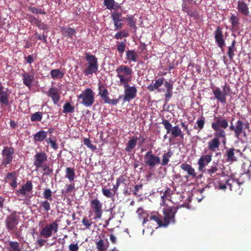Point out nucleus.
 <instances>
[{"mask_svg":"<svg viewBox=\"0 0 251 251\" xmlns=\"http://www.w3.org/2000/svg\"><path fill=\"white\" fill-rule=\"evenodd\" d=\"M223 88V93L226 96L228 95L230 92V88L228 86H227L226 84L222 86Z\"/></svg>","mask_w":251,"mask_h":251,"instance_id":"57","label":"nucleus"},{"mask_svg":"<svg viewBox=\"0 0 251 251\" xmlns=\"http://www.w3.org/2000/svg\"><path fill=\"white\" fill-rule=\"evenodd\" d=\"M162 124L163 125L165 128L167 130V133H169L172 128L171 124L167 120H163L162 122Z\"/></svg>","mask_w":251,"mask_h":251,"instance_id":"48","label":"nucleus"},{"mask_svg":"<svg viewBox=\"0 0 251 251\" xmlns=\"http://www.w3.org/2000/svg\"><path fill=\"white\" fill-rule=\"evenodd\" d=\"M214 36L216 43L218 46L221 49L223 48L225 46V42L221 28L219 27L214 32Z\"/></svg>","mask_w":251,"mask_h":251,"instance_id":"16","label":"nucleus"},{"mask_svg":"<svg viewBox=\"0 0 251 251\" xmlns=\"http://www.w3.org/2000/svg\"><path fill=\"white\" fill-rule=\"evenodd\" d=\"M102 192L103 195L107 198H111L114 195L112 193L110 189L102 188Z\"/></svg>","mask_w":251,"mask_h":251,"instance_id":"53","label":"nucleus"},{"mask_svg":"<svg viewBox=\"0 0 251 251\" xmlns=\"http://www.w3.org/2000/svg\"><path fill=\"white\" fill-rule=\"evenodd\" d=\"M58 230V224L54 221L50 224L46 225L43 227L40 232V236L41 237L48 238L52 235V232L56 233Z\"/></svg>","mask_w":251,"mask_h":251,"instance_id":"7","label":"nucleus"},{"mask_svg":"<svg viewBox=\"0 0 251 251\" xmlns=\"http://www.w3.org/2000/svg\"><path fill=\"white\" fill-rule=\"evenodd\" d=\"M211 155L207 154L201 156L198 161L200 170L202 171L203 169L208 164V163L211 161Z\"/></svg>","mask_w":251,"mask_h":251,"instance_id":"19","label":"nucleus"},{"mask_svg":"<svg viewBox=\"0 0 251 251\" xmlns=\"http://www.w3.org/2000/svg\"><path fill=\"white\" fill-rule=\"evenodd\" d=\"M173 194V191L171 190L170 188H167L165 192L163 193V196H161L162 200V202L163 204L165 203V201L166 199H168V197H170L171 195Z\"/></svg>","mask_w":251,"mask_h":251,"instance_id":"41","label":"nucleus"},{"mask_svg":"<svg viewBox=\"0 0 251 251\" xmlns=\"http://www.w3.org/2000/svg\"><path fill=\"white\" fill-rule=\"evenodd\" d=\"M137 142V138H132L128 141L127 144V146L125 148V151H130L132 149H134L135 147L136 144Z\"/></svg>","mask_w":251,"mask_h":251,"instance_id":"35","label":"nucleus"},{"mask_svg":"<svg viewBox=\"0 0 251 251\" xmlns=\"http://www.w3.org/2000/svg\"><path fill=\"white\" fill-rule=\"evenodd\" d=\"M128 34L125 31H121L116 34L115 38L117 39H122L123 37H126L128 36Z\"/></svg>","mask_w":251,"mask_h":251,"instance_id":"49","label":"nucleus"},{"mask_svg":"<svg viewBox=\"0 0 251 251\" xmlns=\"http://www.w3.org/2000/svg\"><path fill=\"white\" fill-rule=\"evenodd\" d=\"M126 48V45L124 42H121L117 46V49L119 52L123 53Z\"/></svg>","mask_w":251,"mask_h":251,"instance_id":"54","label":"nucleus"},{"mask_svg":"<svg viewBox=\"0 0 251 251\" xmlns=\"http://www.w3.org/2000/svg\"><path fill=\"white\" fill-rule=\"evenodd\" d=\"M84 144L90 148H93V146L91 144V142L89 139L85 138L84 140Z\"/></svg>","mask_w":251,"mask_h":251,"instance_id":"63","label":"nucleus"},{"mask_svg":"<svg viewBox=\"0 0 251 251\" xmlns=\"http://www.w3.org/2000/svg\"><path fill=\"white\" fill-rule=\"evenodd\" d=\"M215 121L211 124V127L215 131V136L218 137L225 138L224 129L228 126L227 121L222 117H215Z\"/></svg>","mask_w":251,"mask_h":251,"instance_id":"1","label":"nucleus"},{"mask_svg":"<svg viewBox=\"0 0 251 251\" xmlns=\"http://www.w3.org/2000/svg\"><path fill=\"white\" fill-rule=\"evenodd\" d=\"M183 206L188 208V204L185 203L184 205H180L176 207L168 206L166 208L164 209V227L167 226L171 222H175L174 217L176 210L179 208H181Z\"/></svg>","mask_w":251,"mask_h":251,"instance_id":"3","label":"nucleus"},{"mask_svg":"<svg viewBox=\"0 0 251 251\" xmlns=\"http://www.w3.org/2000/svg\"><path fill=\"white\" fill-rule=\"evenodd\" d=\"M97 248L99 251H105L108 247V242L107 240L100 239L96 243Z\"/></svg>","mask_w":251,"mask_h":251,"instance_id":"26","label":"nucleus"},{"mask_svg":"<svg viewBox=\"0 0 251 251\" xmlns=\"http://www.w3.org/2000/svg\"><path fill=\"white\" fill-rule=\"evenodd\" d=\"M128 22V25L133 28H136L135 22L133 20V17L131 16L127 19Z\"/></svg>","mask_w":251,"mask_h":251,"instance_id":"56","label":"nucleus"},{"mask_svg":"<svg viewBox=\"0 0 251 251\" xmlns=\"http://www.w3.org/2000/svg\"><path fill=\"white\" fill-rule=\"evenodd\" d=\"M126 59L129 61H132L134 62L136 61V58L137 57V55L134 51V50H128L126 51Z\"/></svg>","mask_w":251,"mask_h":251,"instance_id":"34","label":"nucleus"},{"mask_svg":"<svg viewBox=\"0 0 251 251\" xmlns=\"http://www.w3.org/2000/svg\"><path fill=\"white\" fill-rule=\"evenodd\" d=\"M104 4L108 9L114 8L115 1L114 0H104Z\"/></svg>","mask_w":251,"mask_h":251,"instance_id":"47","label":"nucleus"},{"mask_svg":"<svg viewBox=\"0 0 251 251\" xmlns=\"http://www.w3.org/2000/svg\"><path fill=\"white\" fill-rule=\"evenodd\" d=\"M63 113H74L75 112V107L72 106L70 102H66L63 106Z\"/></svg>","mask_w":251,"mask_h":251,"instance_id":"37","label":"nucleus"},{"mask_svg":"<svg viewBox=\"0 0 251 251\" xmlns=\"http://www.w3.org/2000/svg\"><path fill=\"white\" fill-rule=\"evenodd\" d=\"M243 153L239 150L230 149L226 151L227 161L228 162H234L237 160V158L241 156Z\"/></svg>","mask_w":251,"mask_h":251,"instance_id":"14","label":"nucleus"},{"mask_svg":"<svg viewBox=\"0 0 251 251\" xmlns=\"http://www.w3.org/2000/svg\"><path fill=\"white\" fill-rule=\"evenodd\" d=\"M41 207H43L44 211L48 212L50 209V204L48 201H41L40 203Z\"/></svg>","mask_w":251,"mask_h":251,"instance_id":"46","label":"nucleus"},{"mask_svg":"<svg viewBox=\"0 0 251 251\" xmlns=\"http://www.w3.org/2000/svg\"><path fill=\"white\" fill-rule=\"evenodd\" d=\"M204 173L208 178L215 180L217 176L221 174L219 165L217 163L213 162L211 166L204 171Z\"/></svg>","mask_w":251,"mask_h":251,"instance_id":"10","label":"nucleus"},{"mask_svg":"<svg viewBox=\"0 0 251 251\" xmlns=\"http://www.w3.org/2000/svg\"><path fill=\"white\" fill-rule=\"evenodd\" d=\"M230 21L232 24V26H236L238 23V18L235 16L232 15L230 18Z\"/></svg>","mask_w":251,"mask_h":251,"instance_id":"55","label":"nucleus"},{"mask_svg":"<svg viewBox=\"0 0 251 251\" xmlns=\"http://www.w3.org/2000/svg\"><path fill=\"white\" fill-rule=\"evenodd\" d=\"M66 177L70 182L73 181L75 177L74 169L68 167L66 168Z\"/></svg>","mask_w":251,"mask_h":251,"instance_id":"36","label":"nucleus"},{"mask_svg":"<svg viewBox=\"0 0 251 251\" xmlns=\"http://www.w3.org/2000/svg\"><path fill=\"white\" fill-rule=\"evenodd\" d=\"M125 88V95L123 97L124 101H129L133 99L136 95L137 89L135 86H129L128 82H126V86Z\"/></svg>","mask_w":251,"mask_h":251,"instance_id":"11","label":"nucleus"},{"mask_svg":"<svg viewBox=\"0 0 251 251\" xmlns=\"http://www.w3.org/2000/svg\"><path fill=\"white\" fill-rule=\"evenodd\" d=\"M61 32L64 35H66L69 37H71L72 35L75 33V29L71 27H62L61 28Z\"/></svg>","mask_w":251,"mask_h":251,"instance_id":"30","label":"nucleus"},{"mask_svg":"<svg viewBox=\"0 0 251 251\" xmlns=\"http://www.w3.org/2000/svg\"><path fill=\"white\" fill-rule=\"evenodd\" d=\"M9 245L12 250L9 249L8 251H21L18 242L11 241L9 242Z\"/></svg>","mask_w":251,"mask_h":251,"instance_id":"42","label":"nucleus"},{"mask_svg":"<svg viewBox=\"0 0 251 251\" xmlns=\"http://www.w3.org/2000/svg\"><path fill=\"white\" fill-rule=\"evenodd\" d=\"M41 167L43 168V171L44 172V175L49 176L52 173V170L50 169L48 166L46 165H42Z\"/></svg>","mask_w":251,"mask_h":251,"instance_id":"50","label":"nucleus"},{"mask_svg":"<svg viewBox=\"0 0 251 251\" xmlns=\"http://www.w3.org/2000/svg\"><path fill=\"white\" fill-rule=\"evenodd\" d=\"M236 50L235 48V41L234 40L232 41L231 46L228 47L227 54L230 60L233 59L234 56V52Z\"/></svg>","mask_w":251,"mask_h":251,"instance_id":"31","label":"nucleus"},{"mask_svg":"<svg viewBox=\"0 0 251 251\" xmlns=\"http://www.w3.org/2000/svg\"><path fill=\"white\" fill-rule=\"evenodd\" d=\"M219 138L216 137L208 142V148L210 150L215 151L216 149L219 148L220 144Z\"/></svg>","mask_w":251,"mask_h":251,"instance_id":"25","label":"nucleus"},{"mask_svg":"<svg viewBox=\"0 0 251 251\" xmlns=\"http://www.w3.org/2000/svg\"><path fill=\"white\" fill-rule=\"evenodd\" d=\"M69 249L70 251H78V247L77 244H71L69 245Z\"/></svg>","mask_w":251,"mask_h":251,"instance_id":"59","label":"nucleus"},{"mask_svg":"<svg viewBox=\"0 0 251 251\" xmlns=\"http://www.w3.org/2000/svg\"><path fill=\"white\" fill-rule=\"evenodd\" d=\"M204 124V121L202 119H198L197 121V127L201 129L203 128Z\"/></svg>","mask_w":251,"mask_h":251,"instance_id":"58","label":"nucleus"},{"mask_svg":"<svg viewBox=\"0 0 251 251\" xmlns=\"http://www.w3.org/2000/svg\"><path fill=\"white\" fill-rule=\"evenodd\" d=\"M79 99L81 100V103L86 106H91L94 101V93L89 88H87L81 95L78 96Z\"/></svg>","mask_w":251,"mask_h":251,"instance_id":"6","label":"nucleus"},{"mask_svg":"<svg viewBox=\"0 0 251 251\" xmlns=\"http://www.w3.org/2000/svg\"><path fill=\"white\" fill-rule=\"evenodd\" d=\"M48 96L52 98L54 104L57 103L60 99V96L58 94L57 90L54 88L50 89Z\"/></svg>","mask_w":251,"mask_h":251,"instance_id":"24","label":"nucleus"},{"mask_svg":"<svg viewBox=\"0 0 251 251\" xmlns=\"http://www.w3.org/2000/svg\"><path fill=\"white\" fill-rule=\"evenodd\" d=\"M35 24L40 28H42V29L46 28V25L44 23H42L41 21L36 20Z\"/></svg>","mask_w":251,"mask_h":251,"instance_id":"61","label":"nucleus"},{"mask_svg":"<svg viewBox=\"0 0 251 251\" xmlns=\"http://www.w3.org/2000/svg\"><path fill=\"white\" fill-rule=\"evenodd\" d=\"M44 198L47 200H52V192L50 189H46L43 193Z\"/></svg>","mask_w":251,"mask_h":251,"instance_id":"45","label":"nucleus"},{"mask_svg":"<svg viewBox=\"0 0 251 251\" xmlns=\"http://www.w3.org/2000/svg\"><path fill=\"white\" fill-rule=\"evenodd\" d=\"M171 155L172 153L170 152L163 154L162 161L161 163L162 166H165L168 163L169 158L171 157Z\"/></svg>","mask_w":251,"mask_h":251,"instance_id":"43","label":"nucleus"},{"mask_svg":"<svg viewBox=\"0 0 251 251\" xmlns=\"http://www.w3.org/2000/svg\"><path fill=\"white\" fill-rule=\"evenodd\" d=\"M47 160V155L44 152L37 153L34 155V165L39 168L42 166V164Z\"/></svg>","mask_w":251,"mask_h":251,"instance_id":"17","label":"nucleus"},{"mask_svg":"<svg viewBox=\"0 0 251 251\" xmlns=\"http://www.w3.org/2000/svg\"><path fill=\"white\" fill-rule=\"evenodd\" d=\"M13 153V149L5 148L2 151L3 158L1 161V165H4L6 166L7 164H10L13 159L12 154Z\"/></svg>","mask_w":251,"mask_h":251,"instance_id":"13","label":"nucleus"},{"mask_svg":"<svg viewBox=\"0 0 251 251\" xmlns=\"http://www.w3.org/2000/svg\"><path fill=\"white\" fill-rule=\"evenodd\" d=\"M250 127V124L248 122H244L241 120H238L235 125L231 122L230 129L234 132L235 137L239 139L240 136L243 135L244 137H247L246 129H248Z\"/></svg>","mask_w":251,"mask_h":251,"instance_id":"4","label":"nucleus"},{"mask_svg":"<svg viewBox=\"0 0 251 251\" xmlns=\"http://www.w3.org/2000/svg\"><path fill=\"white\" fill-rule=\"evenodd\" d=\"M22 187L24 188V189H25L26 192L30 191L32 189V184L31 181H27L25 185H23Z\"/></svg>","mask_w":251,"mask_h":251,"instance_id":"51","label":"nucleus"},{"mask_svg":"<svg viewBox=\"0 0 251 251\" xmlns=\"http://www.w3.org/2000/svg\"><path fill=\"white\" fill-rule=\"evenodd\" d=\"M17 212L14 211L6 217L5 221V226L7 231L12 233H15L18 230L17 226L19 224L20 217L16 215Z\"/></svg>","mask_w":251,"mask_h":251,"instance_id":"5","label":"nucleus"},{"mask_svg":"<svg viewBox=\"0 0 251 251\" xmlns=\"http://www.w3.org/2000/svg\"><path fill=\"white\" fill-rule=\"evenodd\" d=\"M82 222L85 225L86 228H89L92 225V223L89 222V221L85 217L83 219Z\"/></svg>","mask_w":251,"mask_h":251,"instance_id":"60","label":"nucleus"},{"mask_svg":"<svg viewBox=\"0 0 251 251\" xmlns=\"http://www.w3.org/2000/svg\"><path fill=\"white\" fill-rule=\"evenodd\" d=\"M48 143H50L51 145V147L54 149L56 150L58 148V146L56 143V141L54 140L51 138L47 139L46 140Z\"/></svg>","mask_w":251,"mask_h":251,"instance_id":"52","label":"nucleus"},{"mask_svg":"<svg viewBox=\"0 0 251 251\" xmlns=\"http://www.w3.org/2000/svg\"><path fill=\"white\" fill-rule=\"evenodd\" d=\"M86 60L88 62V65H96L98 67V59L95 55L86 53Z\"/></svg>","mask_w":251,"mask_h":251,"instance_id":"28","label":"nucleus"},{"mask_svg":"<svg viewBox=\"0 0 251 251\" xmlns=\"http://www.w3.org/2000/svg\"><path fill=\"white\" fill-rule=\"evenodd\" d=\"M165 86L166 87L167 90L165 93V100H166L167 99H170L173 94V82L172 81H166L164 84Z\"/></svg>","mask_w":251,"mask_h":251,"instance_id":"23","label":"nucleus"},{"mask_svg":"<svg viewBox=\"0 0 251 251\" xmlns=\"http://www.w3.org/2000/svg\"><path fill=\"white\" fill-rule=\"evenodd\" d=\"M142 186H143L142 184L135 185L134 187V189L133 191V193L135 195H137V193L138 191L139 190V189L141 188L142 187Z\"/></svg>","mask_w":251,"mask_h":251,"instance_id":"62","label":"nucleus"},{"mask_svg":"<svg viewBox=\"0 0 251 251\" xmlns=\"http://www.w3.org/2000/svg\"><path fill=\"white\" fill-rule=\"evenodd\" d=\"M91 205L96 213L95 219H100L102 215V204L100 201L95 199L91 201Z\"/></svg>","mask_w":251,"mask_h":251,"instance_id":"15","label":"nucleus"},{"mask_svg":"<svg viewBox=\"0 0 251 251\" xmlns=\"http://www.w3.org/2000/svg\"><path fill=\"white\" fill-rule=\"evenodd\" d=\"M242 183H239L237 180L232 178L226 180L225 182L221 181H218V183L216 184V187L220 190H225L229 187L230 190H232V187H237L242 184Z\"/></svg>","mask_w":251,"mask_h":251,"instance_id":"9","label":"nucleus"},{"mask_svg":"<svg viewBox=\"0 0 251 251\" xmlns=\"http://www.w3.org/2000/svg\"><path fill=\"white\" fill-rule=\"evenodd\" d=\"M51 76L53 78H61L63 77L64 74L58 69L53 70L50 72Z\"/></svg>","mask_w":251,"mask_h":251,"instance_id":"38","label":"nucleus"},{"mask_svg":"<svg viewBox=\"0 0 251 251\" xmlns=\"http://www.w3.org/2000/svg\"><path fill=\"white\" fill-rule=\"evenodd\" d=\"M13 178H16L15 173H8L6 176V179L7 180H12Z\"/></svg>","mask_w":251,"mask_h":251,"instance_id":"64","label":"nucleus"},{"mask_svg":"<svg viewBox=\"0 0 251 251\" xmlns=\"http://www.w3.org/2000/svg\"><path fill=\"white\" fill-rule=\"evenodd\" d=\"M42 115L41 112H38L33 114L31 116V120L32 121H41Z\"/></svg>","mask_w":251,"mask_h":251,"instance_id":"44","label":"nucleus"},{"mask_svg":"<svg viewBox=\"0 0 251 251\" xmlns=\"http://www.w3.org/2000/svg\"><path fill=\"white\" fill-rule=\"evenodd\" d=\"M99 95L102 98L105 103L116 105L118 103V100H111L108 97V92L103 85H100L99 86Z\"/></svg>","mask_w":251,"mask_h":251,"instance_id":"12","label":"nucleus"},{"mask_svg":"<svg viewBox=\"0 0 251 251\" xmlns=\"http://www.w3.org/2000/svg\"><path fill=\"white\" fill-rule=\"evenodd\" d=\"M24 84L30 88L32 81L34 80V77L32 75L29 73H24L22 74Z\"/></svg>","mask_w":251,"mask_h":251,"instance_id":"22","label":"nucleus"},{"mask_svg":"<svg viewBox=\"0 0 251 251\" xmlns=\"http://www.w3.org/2000/svg\"><path fill=\"white\" fill-rule=\"evenodd\" d=\"M47 132L44 131H40L34 135V139L35 141H42L47 137Z\"/></svg>","mask_w":251,"mask_h":251,"instance_id":"29","label":"nucleus"},{"mask_svg":"<svg viewBox=\"0 0 251 251\" xmlns=\"http://www.w3.org/2000/svg\"><path fill=\"white\" fill-rule=\"evenodd\" d=\"M111 17L114 21V26L115 27V29L117 30L122 28L123 26V24L121 23L122 21V14L115 11L111 14Z\"/></svg>","mask_w":251,"mask_h":251,"instance_id":"18","label":"nucleus"},{"mask_svg":"<svg viewBox=\"0 0 251 251\" xmlns=\"http://www.w3.org/2000/svg\"><path fill=\"white\" fill-rule=\"evenodd\" d=\"M237 9L239 13H241L244 16H249V10L248 6L243 0L238 1Z\"/></svg>","mask_w":251,"mask_h":251,"instance_id":"20","label":"nucleus"},{"mask_svg":"<svg viewBox=\"0 0 251 251\" xmlns=\"http://www.w3.org/2000/svg\"><path fill=\"white\" fill-rule=\"evenodd\" d=\"M98 67L96 65H88L84 70V73L86 75H92L93 73H96L98 71Z\"/></svg>","mask_w":251,"mask_h":251,"instance_id":"32","label":"nucleus"},{"mask_svg":"<svg viewBox=\"0 0 251 251\" xmlns=\"http://www.w3.org/2000/svg\"><path fill=\"white\" fill-rule=\"evenodd\" d=\"M160 217L156 215H151L150 217V221H154L157 224L158 226H164V221H162Z\"/></svg>","mask_w":251,"mask_h":251,"instance_id":"40","label":"nucleus"},{"mask_svg":"<svg viewBox=\"0 0 251 251\" xmlns=\"http://www.w3.org/2000/svg\"><path fill=\"white\" fill-rule=\"evenodd\" d=\"M144 162L150 169L153 168L156 165L160 163L159 156L152 154L151 151H148L144 156Z\"/></svg>","mask_w":251,"mask_h":251,"instance_id":"8","label":"nucleus"},{"mask_svg":"<svg viewBox=\"0 0 251 251\" xmlns=\"http://www.w3.org/2000/svg\"><path fill=\"white\" fill-rule=\"evenodd\" d=\"M164 82V78H159L155 81V82L152 85L151 84L147 87L150 91H153L154 89H158L160 87Z\"/></svg>","mask_w":251,"mask_h":251,"instance_id":"27","label":"nucleus"},{"mask_svg":"<svg viewBox=\"0 0 251 251\" xmlns=\"http://www.w3.org/2000/svg\"><path fill=\"white\" fill-rule=\"evenodd\" d=\"M116 71L117 73V77L120 79V84L126 86V82L131 80L132 70L127 66L122 65L118 67Z\"/></svg>","mask_w":251,"mask_h":251,"instance_id":"2","label":"nucleus"},{"mask_svg":"<svg viewBox=\"0 0 251 251\" xmlns=\"http://www.w3.org/2000/svg\"><path fill=\"white\" fill-rule=\"evenodd\" d=\"M215 98L222 103H225L226 101V96L223 93L220 88H216L212 90Z\"/></svg>","mask_w":251,"mask_h":251,"instance_id":"21","label":"nucleus"},{"mask_svg":"<svg viewBox=\"0 0 251 251\" xmlns=\"http://www.w3.org/2000/svg\"><path fill=\"white\" fill-rule=\"evenodd\" d=\"M172 134L175 137L180 136L183 138V135L182 134L180 129L178 126H175L173 127L171 130Z\"/></svg>","mask_w":251,"mask_h":251,"instance_id":"39","label":"nucleus"},{"mask_svg":"<svg viewBox=\"0 0 251 251\" xmlns=\"http://www.w3.org/2000/svg\"><path fill=\"white\" fill-rule=\"evenodd\" d=\"M0 102L7 105L9 103L8 94L7 92L3 91L0 94Z\"/></svg>","mask_w":251,"mask_h":251,"instance_id":"33","label":"nucleus"}]
</instances>
